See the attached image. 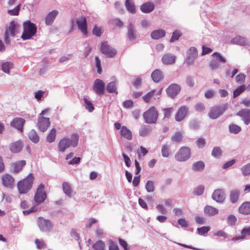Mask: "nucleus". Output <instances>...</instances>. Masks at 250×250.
<instances>
[{"label": "nucleus", "instance_id": "1", "mask_svg": "<svg viewBox=\"0 0 250 250\" xmlns=\"http://www.w3.org/2000/svg\"><path fill=\"white\" fill-rule=\"evenodd\" d=\"M79 136L77 133L72 134L70 138L64 137L59 142L58 147L59 151L63 152L70 146L76 147L77 146Z\"/></svg>", "mask_w": 250, "mask_h": 250}, {"label": "nucleus", "instance_id": "2", "mask_svg": "<svg viewBox=\"0 0 250 250\" xmlns=\"http://www.w3.org/2000/svg\"><path fill=\"white\" fill-rule=\"evenodd\" d=\"M23 31L21 36L23 41L29 40L34 36L37 32V26L35 24L30 21H26L23 23Z\"/></svg>", "mask_w": 250, "mask_h": 250}, {"label": "nucleus", "instance_id": "3", "mask_svg": "<svg viewBox=\"0 0 250 250\" xmlns=\"http://www.w3.org/2000/svg\"><path fill=\"white\" fill-rule=\"evenodd\" d=\"M34 177L32 174H29L26 178L19 181L17 184L19 192L20 194H25L31 188Z\"/></svg>", "mask_w": 250, "mask_h": 250}, {"label": "nucleus", "instance_id": "4", "mask_svg": "<svg viewBox=\"0 0 250 250\" xmlns=\"http://www.w3.org/2000/svg\"><path fill=\"white\" fill-rule=\"evenodd\" d=\"M158 112L154 106L150 107L143 114V118L146 123L153 124L157 122L158 118Z\"/></svg>", "mask_w": 250, "mask_h": 250}, {"label": "nucleus", "instance_id": "5", "mask_svg": "<svg viewBox=\"0 0 250 250\" xmlns=\"http://www.w3.org/2000/svg\"><path fill=\"white\" fill-rule=\"evenodd\" d=\"M212 56L213 59L209 63V67L212 71H215L220 67V63H226V59L218 52H214Z\"/></svg>", "mask_w": 250, "mask_h": 250}, {"label": "nucleus", "instance_id": "6", "mask_svg": "<svg viewBox=\"0 0 250 250\" xmlns=\"http://www.w3.org/2000/svg\"><path fill=\"white\" fill-rule=\"evenodd\" d=\"M190 149L187 146H182L176 152L174 157L178 162H185L190 157Z\"/></svg>", "mask_w": 250, "mask_h": 250}, {"label": "nucleus", "instance_id": "7", "mask_svg": "<svg viewBox=\"0 0 250 250\" xmlns=\"http://www.w3.org/2000/svg\"><path fill=\"white\" fill-rule=\"evenodd\" d=\"M228 107V104L214 106L211 109L208 116L211 119H216L225 112Z\"/></svg>", "mask_w": 250, "mask_h": 250}, {"label": "nucleus", "instance_id": "8", "mask_svg": "<svg viewBox=\"0 0 250 250\" xmlns=\"http://www.w3.org/2000/svg\"><path fill=\"white\" fill-rule=\"evenodd\" d=\"M38 226L42 232H50L53 228V224L48 219H45L43 217H40L37 220Z\"/></svg>", "mask_w": 250, "mask_h": 250}, {"label": "nucleus", "instance_id": "9", "mask_svg": "<svg viewBox=\"0 0 250 250\" xmlns=\"http://www.w3.org/2000/svg\"><path fill=\"white\" fill-rule=\"evenodd\" d=\"M198 56L197 49L194 47H190L187 52V56L185 62L190 66L193 64L194 62Z\"/></svg>", "mask_w": 250, "mask_h": 250}, {"label": "nucleus", "instance_id": "10", "mask_svg": "<svg viewBox=\"0 0 250 250\" xmlns=\"http://www.w3.org/2000/svg\"><path fill=\"white\" fill-rule=\"evenodd\" d=\"M100 50L103 54L109 58L114 57L117 54L116 49L109 45L107 42H104L102 43Z\"/></svg>", "mask_w": 250, "mask_h": 250}, {"label": "nucleus", "instance_id": "11", "mask_svg": "<svg viewBox=\"0 0 250 250\" xmlns=\"http://www.w3.org/2000/svg\"><path fill=\"white\" fill-rule=\"evenodd\" d=\"M181 91V86L177 83L170 84L166 89L167 94L172 99L175 98Z\"/></svg>", "mask_w": 250, "mask_h": 250}, {"label": "nucleus", "instance_id": "12", "mask_svg": "<svg viewBox=\"0 0 250 250\" xmlns=\"http://www.w3.org/2000/svg\"><path fill=\"white\" fill-rule=\"evenodd\" d=\"M211 198L218 203H223L226 199V194L224 190L221 188L214 190L211 195Z\"/></svg>", "mask_w": 250, "mask_h": 250}, {"label": "nucleus", "instance_id": "13", "mask_svg": "<svg viewBox=\"0 0 250 250\" xmlns=\"http://www.w3.org/2000/svg\"><path fill=\"white\" fill-rule=\"evenodd\" d=\"M93 89L95 92L98 95L104 94L105 84L104 81L101 79H96L93 84Z\"/></svg>", "mask_w": 250, "mask_h": 250}, {"label": "nucleus", "instance_id": "14", "mask_svg": "<svg viewBox=\"0 0 250 250\" xmlns=\"http://www.w3.org/2000/svg\"><path fill=\"white\" fill-rule=\"evenodd\" d=\"M76 23L81 32L84 35H86L87 34V25L86 18L83 16L77 18Z\"/></svg>", "mask_w": 250, "mask_h": 250}, {"label": "nucleus", "instance_id": "15", "mask_svg": "<svg viewBox=\"0 0 250 250\" xmlns=\"http://www.w3.org/2000/svg\"><path fill=\"white\" fill-rule=\"evenodd\" d=\"M50 125V121L49 118H45L43 116L39 117L38 121V126L42 132H45Z\"/></svg>", "mask_w": 250, "mask_h": 250}, {"label": "nucleus", "instance_id": "16", "mask_svg": "<svg viewBox=\"0 0 250 250\" xmlns=\"http://www.w3.org/2000/svg\"><path fill=\"white\" fill-rule=\"evenodd\" d=\"M2 184L3 186L9 188L14 187V179L9 174H4L1 177Z\"/></svg>", "mask_w": 250, "mask_h": 250}, {"label": "nucleus", "instance_id": "17", "mask_svg": "<svg viewBox=\"0 0 250 250\" xmlns=\"http://www.w3.org/2000/svg\"><path fill=\"white\" fill-rule=\"evenodd\" d=\"M246 125L250 124V109H242L237 114Z\"/></svg>", "mask_w": 250, "mask_h": 250}, {"label": "nucleus", "instance_id": "18", "mask_svg": "<svg viewBox=\"0 0 250 250\" xmlns=\"http://www.w3.org/2000/svg\"><path fill=\"white\" fill-rule=\"evenodd\" d=\"M23 148V144L21 140H19L9 144V148L13 153H18L21 151Z\"/></svg>", "mask_w": 250, "mask_h": 250}, {"label": "nucleus", "instance_id": "19", "mask_svg": "<svg viewBox=\"0 0 250 250\" xmlns=\"http://www.w3.org/2000/svg\"><path fill=\"white\" fill-rule=\"evenodd\" d=\"M188 111V108L185 106H182L178 110L175 116V119L177 122H181L186 116Z\"/></svg>", "mask_w": 250, "mask_h": 250}, {"label": "nucleus", "instance_id": "20", "mask_svg": "<svg viewBox=\"0 0 250 250\" xmlns=\"http://www.w3.org/2000/svg\"><path fill=\"white\" fill-rule=\"evenodd\" d=\"M25 123V120L21 118H15L11 122L10 125L22 132L23 131V125Z\"/></svg>", "mask_w": 250, "mask_h": 250}, {"label": "nucleus", "instance_id": "21", "mask_svg": "<svg viewBox=\"0 0 250 250\" xmlns=\"http://www.w3.org/2000/svg\"><path fill=\"white\" fill-rule=\"evenodd\" d=\"M127 32L126 34L127 38L130 41H133L137 38L136 31L133 25L130 22L128 24L127 27Z\"/></svg>", "mask_w": 250, "mask_h": 250}, {"label": "nucleus", "instance_id": "22", "mask_svg": "<svg viewBox=\"0 0 250 250\" xmlns=\"http://www.w3.org/2000/svg\"><path fill=\"white\" fill-rule=\"evenodd\" d=\"M59 12L54 10L49 12L46 16L45 23L47 25H51L54 22L56 17L58 15Z\"/></svg>", "mask_w": 250, "mask_h": 250}, {"label": "nucleus", "instance_id": "23", "mask_svg": "<svg viewBox=\"0 0 250 250\" xmlns=\"http://www.w3.org/2000/svg\"><path fill=\"white\" fill-rule=\"evenodd\" d=\"M155 8L154 3L151 1L143 3L140 6L141 11L144 13H149L152 12Z\"/></svg>", "mask_w": 250, "mask_h": 250}, {"label": "nucleus", "instance_id": "24", "mask_svg": "<svg viewBox=\"0 0 250 250\" xmlns=\"http://www.w3.org/2000/svg\"><path fill=\"white\" fill-rule=\"evenodd\" d=\"M231 43L239 45H247L249 43V41L241 36H237L231 40Z\"/></svg>", "mask_w": 250, "mask_h": 250}, {"label": "nucleus", "instance_id": "25", "mask_svg": "<svg viewBox=\"0 0 250 250\" xmlns=\"http://www.w3.org/2000/svg\"><path fill=\"white\" fill-rule=\"evenodd\" d=\"M175 60L176 56L169 53L165 54L162 59L163 63L167 65L174 63Z\"/></svg>", "mask_w": 250, "mask_h": 250}, {"label": "nucleus", "instance_id": "26", "mask_svg": "<svg viewBox=\"0 0 250 250\" xmlns=\"http://www.w3.org/2000/svg\"><path fill=\"white\" fill-rule=\"evenodd\" d=\"M152 128L149 125H142L139 129V134L141 137L149 135L152 132Z\"/></svg>", "mask_w": 250, "mask_h": 250}, {"label": "nucleus", "instance_id": "27", "mask_svg": "<svg viewBox=\"0 0 250 250\" xmlns=\"http://www.w3.org/2000/svg\"><path fill=\"white\" fill-rule=\"evenodd\" d=\"M151 77L152 80L155 83H159L164 78L162 71L159 69H156L153 71L151 73Z\"/></svg>", "mask_w": 250, "mask_h": 250}, {"label": "nucleus", "instance_id": "28", "mask_svg": "<svg viewBox=\"0 0 250 250\" xmlns=\"http://www.w3.org/2000/svg\"><path fill=\"white\" fill-rule=\"evenodd\" d=\"M19 27L20 25L18 23L14 21H11L9 23L8 30H7L10 36L13 37H15Z\"/></svg>", "mask_w": 250, "mask_h": 250}, {"label": "nucleus", "instance_id": "29", "mask_svg": "<svg viewBox=\"0 0 250 250\" xmlns=\"http://www.w3.org/2000/svg\"><path fill=\"white\" fill-rule=\"evenodd\" d=\"M120 135L122 137L125 138L128 140H131L132 138L131 131L125 125L122 126L120 130Z\"/></svg>", "mask_w": 250, "mask_h": 250}, {"label": "nucleus", "instance_id": "30", "mask_svg": "<svg viewBox=\"0 0 250 250\" xmlns=\"http://www.w3.org/2000/svg\"><path fill=\"white\" fill-rule=\"evenodd\" d=\"M240 195V191L238 189H235L231 190L229 193V199L231 203H236L239 198Z\"/></svg>", "mask_w": 250, "mask_h": 250}, {"label": "nucleus", "instance_id": "31", "mask_svg": "<svg viewBox=\"0 0 250 250\" xmlns=\"http://www.w3.org/2000/svg\"><path fill=\"white\" fill-rule=\"evenodd\" d=\"M204 212L206 216H212L218 214V210L214 207L207 205L205 207Z\"/></svg>", "mask_w": 250, "mask_h": 250}, {"label": "nucleus", "instance_id": "32", "mask_svg": "<svg viewBox=\"0 0 250 250\" xmlns=\"http://www.w3.org/2000/svg\"><path fill=\"white\" fill-rule=\"evenodd\" d=\"M26 161L21 160L14 163L12 165V171L14 173H17L20 172L22 167L25 165Z\"/></svg>", "mask_w": 250, "mask_h": 250}, {"label": "nucleus", "instance_id": "33", "mask_svg": "<svg viewBox=\"0 0 250 250\" xmlns=\"http://www.w3.org/2000/svg\"><path fill=\"white\" fill-rule=\"evenodd\" d=\"M239 211L244 215L250 214V202H246L243 203L239 207Z\"/></svg>", "mask_w": 250, "mask_h": 250}, {"label": "nucleus", "instance_id": "34", "mask_svg": "<svg viewBox=\"0 0 250 250\" xmlns=\"http://www.w3.org/2000/svg\"><path fill=\"white\" fill-rule=\"evenodd\" d=\"M205 167V163L202 161H199L193 163L191 168L194 171L200 172L204 169Z\"/></svg>", "mask_w": 250, "mask_h": 250}, {"label": "nucleus", "instance_id": "35", "mask_svg": "<svg viewBox=\"0 0 250 250\" xmlns=\"http://www.w3.org/2000/svg\"><path fill=\"white\" fill-rule=\"evenodd\" d=\"M165 35L166 32L163 29L155 30L151 33V37L154 40H158Z\"/></svg>", "mask_w": 250, "mask_h": 250}, {"label": "nucleus", "instance_id": "36", "mask_svg": "<svg viewBox=\"0 0 250 250\" xmlns=\"http://www.w3.org/2000/svg\"><path fill=\"white\" fill-rule=\"evenodd\" d=\"M56 137V129L54 128H52L48 134L46 141L51 143L55 141Z\"/></svg>", "mask_w": 250, "mask_h": 250}, {"label": "nucleus", "instance_id": "37", "mask_svg": "<svg viewBox=\"0 0 250 250\" xmlns=\"http://www.w3.org/2000/svg\"><path fill=\"white\" fill-rule=\"evenodd\" d=\"M125 6L128 12L132 14L136 12V9L134 3L131 0H126L125 1Z\"/></svg>", "mask_w": 250, "mask_h": 250}, {"label": "nucleus", "instance_id": "38", "mask_svg": "<svg viewBox=\"0 0 250 250\" xmlns=\"http://www.w3.org/2000/svg\"><path fill=\"white\" fill-rule=\"evenodd\" d=\"M106 90L110 93H116L117 94L116 82L115 81H112L108 83L106 86Z\"/></svg>", "mask_w": 250, "mask_h": 250}, {"label": "nucleus", "instance_id": "39", "mask_svg": "<svg viewBox=\"0 0 250 250\" xmlns=\"http://www.w3.org/2000/svg\"><path fill=\"white\" fill-rule=\"evenodd\" d=\"M222 153L223 151L220 147L215 146L212 150L211 155L214 158L218 159L222 156Z\"/></svg>", "mask_w": 250, "mask_h": 250}, {"label": "nucleus", "instance_id": "40", "mask_svg": "<svg viewBox=\"0 0 250 250\" xmlns=\"http://www.w3.org/2000/svg\"><path fill=\"white\" fill-rule=\"evenodd\" d=\"M28 137L30 140L34 143L39 142V137L34 129H32L28 133Z\"/></svg>", "mask_w": 250, "mask_h": 250}, {"label": "nucleus", "instance_id": "41", "mask_svg": "<svg viewBox=\"0 0 250 250\" xmlns=\"http://www.w3.org/2000/svg\"><path fill=\"white\" fill-rule=\"evenodd\" d=\"M92 248L94 250H106L104 243L100 240L94 243L92 246Z\"/></svg>", "mask_w": 250, "mask_h": 250}, {"label": "nucleus", "instance_id": "42", "mask_svg": "<svg viewBox=\"0 0 250 250\" xmlns=\"http://www.w3.org/2000/svg\"><path fill=\"white\" fill-rule=\"evenodd\" d=\"M46 198V193L35 194L34 200L38 204H41L44 201Z\"/></svg>", "mask_w": 250, "mask_h": 250}, {"label": "nucleus", "instance_id": "43", "mask_svg": "<svg viewBox=\"0 0 250 250\" xmlns=\"http://www.w3.org/2000/svg\"><path fill=\"white\" fill-rule=\"evenodd\" d=\"M62 189L64 193L68 197L72 195V189L70 185L67 182H64L62 184Z\"/></svg>", "mask_w": 250, "mask_h": 250}, {"label": "nucleus", "instance_id": "44", "mask_svg": "<svg viewBox=\"0 0 250 250\" xmlns=\"http://www.w3.org/2000/svg\"><path fill=\"white\" fill-rule=\"evenodd\" d=\"M13 63L9 62H3L1 64V69L4 72L9 74L10 69L13 68Z\"/></svg>", "mask_w": 250, "mask_h": 250}, {"label": "nucleus", "instance_id": "45", "mask_svg": "<svg viewBox=\"0 0 250 250\" xmlns=\"http://www.w3.org/2000/svg\"><path fill=\"white\" fill-rule=\"evenodd\" d=\"M183 139V135L182 132H176L171 138V140L172 142L179 143H180Z\"/></svg>", "mask_w": 250, "mask_h": 250}, {"label": "nucleus", "instance_id": "46", "mask_svg": "<svg viewBox=\"0 0 250 250\" xmlns=\"http://www.w3.org/2000/svg\"><path fill=\"white\" fill-rule=\"evenodd\" d=\"M205 189V187L200 185L195 187L193 191V194L196 196H200L203 194Z\"/></svg>", "mask_w": 250, "mask_h": 250}, {"label": "nucleus", "instance_id": "47", "mask_svg": "<svg viewBox=\"0 0 250 250\" xmlns=\"http://www.w3.org/2000/svg\"><path fill=\"white\" fill-rule=\"evenodd\" d=\"M83 100L84 103V106H85V108L89 112H92L94 109V107L91 101H90L89 100H88L87 98L85 97L83 98Z\"/></svg>", "mask_w": 250, "mask_h": 250}, {"label": "nucleus", "instance_id": "48", "mask_svg": "<svg viewBox=\"0 0 250 250\" xmlns=\"http://www.w3.org/2000/svg\"><path fill=\"white\" fill-rule=\"evenodd\" d=\"M155 93L156 90H152L147 93L146 95H145L143 97V99L146 103H148L150 102L151 98H152L155 95Z\"/></svg>", "mask_w": 250, "mask_h": 250}, {"label": "nucleus", "instance_id": "49", "mask_svg": "<svg viewBox=\"0 0 250 250\" xmlns=\"http://www.w3.org/2000/svg\"><path fill=\"white\" fill-rule=\"evenodd\" d=\"M241 130V128L237 125L231 124L229 126V131L231 133L236 134L239 133Z\"/></svg>", "mask_w": 250, "mask_h": 250}, {"label": "nucleus", "instance_id": "50", "mask_svg": "<svg viewBox=\"0 0 250 250\" xmlns=\"http://www.w3.org/2000/svg\"><path fill=\"white\" fill-rule=\"evenodd\" d=\"M145 188L147 192H153L155 189L154 182L151 180L147 181L146 184Z\"/></svg>", "mask_w": 250, "mask_h": 250}, {"label": "nucleus", "instance_id": "51", "mask_svg": "<svg viewBox=\"0 0 250 250\" xmlns=\"http://www.w3.org/2000/svg\"><path fill=\"white\" fill-rule=\"evenodd\" d=\"M241 171L244 176L250 175V163L245 165L241 168Z\"/></svg>", "mask_w": 250, "mask_h": 250}, {"label": "nucleus", "instance_id": "52", "mask_svg": "<svg viewBox=\"0 0 250 250\" xmlns=\"http://www.w3.org/2000/svg\"><path fill=\"white\" fill-rule=\"evenodd\" d=\"M186 84L189 87H193L195 84V82L193 76L188 75L185 79Z\"/></svg>", "mask_w": 250, "mask_h": 250}, {"label": "nucleus", "instance_id": "53", "mask_svg": "<svg viewBox=\"0 0 250 250\" xmlns=\"http://www.w3.org/2000/svg\"><path fill=\"white\" fill-rule=\"evenodd\" d=\"M161 153L163 157H168L170 154L169 146L167 145H163L162 147Z\"/></svg>", "mask_w": 250, "mask_h": 250}, {"label": "nucleus", "instance_id": "54", "mask_svg": "<svg viewBox=\"0 0 250 250\" xmlns=\"http://www.w3.org/2000/svg\"><path fill=\"white\" fill-rule=\"evenodd\" d=\"M200 122L197 120H191L189 123V127L193 130H198L200 127Z\"/></svg>", "mask_w": 250, "mask_h": 250}, {"label": "nucleus", "instance_id": "55", "mask_svg": "<svg viewBox=\"0 0 250 250\" xmlns=\"http://www.w3.org/2000/svg\"><path fill=\"white\" fill-rule=\"evenodd\" d=\"M182 34L179 30H175L172 35L171 38L170 40V42H174L176 41H177L179 38L181 36Z\"/></svg>", "mask_w": 250, "mask_h": 250}, {"label": "nucleus", "instance_id": "56", "mask_svg": "<svg viewBox=\"0 0 250 250\" xmlns=\"http://www.w3.org/2000/svg\"><path fill=\"white\" fill-rule=\"evenodd\" d=\"M245 90V86L244 85L239 86L238 88L235 89L233 92V95L234 98H236L241 93L244 91Z\"/></svg>", "mask_w": 250, "mask_h": 250}, {"label": "nucleus", "instance_id": "57", "mask_svg": "<svg viewBox=\"0 0 250 250\" xmlns=\"http://www.w3.org/2000/svg\"><path fill=\"white\" fill-rule=\"evenodd\" d=\"M162 111L164 114V119H168L170 118L171 113L173 111L172 107L163 108Z\"/></svg>", "mask_w": 250, "mask_h": 250}, {"label": "nucleus", "instance_id": "58", "mask_svg": "<svg viewBox=\"0 0 250 250\" xmlns=\"http://www.w3.org/2000/svg\"><path fill=\"white\" fill-rule=\"evenodd\" d=\"M21 4H19L14 9L11 10H8L7 13L12 16H17L19 14V11L20 9Z\"/></svg>", "mask_w": 250, "mask_h": 250}, {"label": "nucleus", "instance_id": "59", "mask_svg": "<svg viewBox=\"0 0 250 250\" xmlns=\"http://www.w3.org/2000/svg\"><path fill=\"white\" fill-rule=\"evenodd\" d=\"M236 221V217L232 214L229 215L227 217V222L229 225H234Z\"/></svg>", "mask_w": 250, "mask_h": 250}, {"label": "nucleus", "instance_id": "60", "mask_svg": "<svg viewBox=\"0 0 250 250\" xmlns=\"http://www.w3.org/2000/svg\"><path fill=\"white\" fill-rule=\"evenodd\" d=\"M95 61L96 66L97 68V73L101 74H102L103 70L101 66V60L98 56L95 57Z\"/></svg>", "mask_w": 250, "mask_h": 250}, {"label": "nucleus", "instance_id": "61", "mask_svg": "<svg viewBox=\"0 0 250 250\" xmlns=\"http://www.w3.org/2000/svg\"><path fill=\"white\" fill-rule=\"evenodd\" d=\"M197 230L198 234L200 235H203L209 230V228L207 227H202L198 228Z\"/></svg>", "mask_w": 250, "mask_h": 250}, {"label": "nucleus", "instance_id": "62", "mask_svg": "<svg viewBox=\"0 0 250 250\" xmlns=\"http://www.w3.org/2000/svg\"><path fill=\"white\" fill-rule=\"evenodd\" d=\"M246 76L244 74L240 73L235 77V81L238 83H243L245 82Z\"/></svg>", "mask_w": 250, "mask_h": 250}, {"label": "nucleus", "instance_id": "63", "mask_svg": "<svg viewBox=\"0 0 250 250\" xmlns=\"http://www.w3.org/2000/svg\"><path fill=\"white\" fill-rule=\"evenodd\" d=\"M70 235L76 241H79L80 239V234L76 229H71Z\"/></svg>", "mask_w": 250, "mask_h": 250}, {"label": "nucleus", "instance_id": "64", "mask_svg": "<svg viewBox=\"0 0 250 250\" xmlns=\"http://www.w3.org/2000/svg\"><path fill=\"white\" fill-rule=\"evenodd\" d=\"M108 243L109 250H119L118 246L112 240H109Z\"/></svg>", "mask_w": 250, "mask_h": 250}]
</instances>
